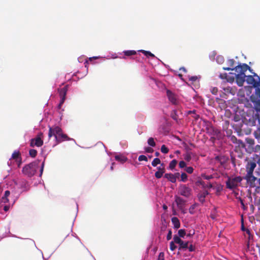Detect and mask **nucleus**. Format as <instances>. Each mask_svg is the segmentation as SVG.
<instances>
[{
	"instance_id": "nucleus-59",
	"label": "nucleus",
	"mask_w": 260,
	"mask_h": 260,
	"mask_svg": "<svg viewBox=\"0 0 260 260\" xmlns=\"http://www.w3.org/2000/svg\"><path fill=\"white\" fill-rule=\"evenodd\" d=\"M195 113H196V111H195V110H193V111H189L188 112V113H190H190L195 114Z\"/></svg>"
},
{
	"instance_id": "nucleus-58",
	"label": "nucleus",
	"mask_w": 260,
	"mask_h": 260,
	"mask_svg": "<svg viewBox=\"0 0 260 260\" xmlns=\"http://www.w3.org/2000/svg\"><path fill=\"white\" fill-rule=\"evenodd\" d=\"M162 208L164 210H167L168 209V207L167 205H164L163 206H162Z\"/></svg>"
},
{
	"instance_id": "nucleus-27",
	"label": "nucleus",
	"mask_w": 260,
	"mask_h": 260,
	"mask_svg": "<svg viewBox=\"0 0 260 260\" xmlns=\"http://www.w3.org/2000/svg\"><path fill=\"white\" fill-rule=\"evenodd\" d=\"M29 154L31 157H35L37 154V151L33 149H30L29 151Z\"/></svg>"
},
{
	"instance_id": "nucleus-26",
	"label": "nucleus",
	"mask_w": 260,
	"mask_h": 260,
	"mask_svg": "<svg viewBox=\"0 0 260 260\" xmlns=\"http://www.w3.org/2000/svg\"><path fill=\"white\" fill-rule=\"evenodd\" d=\"M139 51L142 52L146 56H149L153 57H155V55L153 54H152V53H151L150 51H145V50H141Z\"/></svg>"
},
{
	"instance_id": "nucleus-33",
	"label": "nucleus",
	"mask_w": 260,
	"mask_h": 260,
	"mask_svg": "<svg viewBox=\"0 0 260 260\" xmlns=\"http://www.w3.org/2000/svg\"><path fill=\"white\" fill-rule=\"evenodd\" d=\"M210 91L213 94L216 95L218 92V88L216 87H211L210 89Z\"/></svg>"
},
{
	"instance_id": "nucleus-13",
	"label": "nucleus",
	"mask_w": 260,
	"mask_h": 260,
	"mask_svg": "<svg viewBox=\"0 0 260 260\" xmlns=\"http://www.w3.org/2000/svg\"><path fill=\"white\" fill-rule=\"evenodd\" d=\"M175 203L177 204V207L179 209H183V207H185L186 201L180 197L175 196Z\"/></svg>"
},
{
	"instance_id": "nucleus-49",
	"label": "nucleus",
	"mask_w": 260,
	"mask_h": 260,
	"mask_svg": "<svg viewBox=\"0 0 260 260\" xmlns=\"http://www.w3.org/2000/svg\"><path fill=\"white\" fill-rule=\"evenodd\" d=\"M10 194V191L9 190H6L5 192L4 197L8 198Z\"/></svg>"
},
{
	"instance_id": "nucleus-23",
	"label": "nucleus",
	"mask_w": 260,
	"mask_h": 260,
	"mask_svg": "<svg viewBox=\"0 0 260 260\" xmlns=\"http://www.w3.org/2000/svg\"><path fill=\"white\" fill-rule=\"evenodd\" d=\"M171 117L174 120L177 121L178 119V115L177 113V111L176 110H174L171 112Z\"/></svg>"
},
{
	"instance_id": "nucleus-16",
	"label": "nucleus",
	"mask_w": 260,
	"mask_h": 260,
	"mask_svg": "<svg viewBox=\"0 0 260 260\" xmlns=\"http://www.w3.org/2000/svg\"><path fill=\"white\" fill-rule=\"evenodd\" d=\"M208 194L209 192L206 190L199 193L198 194V198L199 201L202 204L204 203L205 202V199Z\"/></svg>"
},
{
	"instance_id": "nucleus-14",
	"label": "nucleus",
	"mask_w": 260,
	"mask_h": 260,
	"mask_svg": "<svg viewBox=\"0 0 260 260\" xmlns=\"http://www.w3.org/2000/svg\"><path fill=\"white\" fill-rule=\"evenodd\" d=\"M11 158L15 160L18 164V167H19L22 162V158L19 151H15L12 155Z\"/></svg>"
},
{
	"instance_id": "nucleus-8",
	"label": "nucleus",
	"mask_w": 260,
	"mask_h": 260,
	"mask_svg": "<svg viewBox=\"0 0 260 260\" xmlns=\"http://www.w3.org/2000/svg\"><path fill=\"white\" fill-rule=\"evenodd\" d=\"M173 240L174 242L176 244H178L179 245V250H185L188 248V242H184L182 241L178 235H174L173 237Z\"/></svg>"
},
{
	"instance_id": "nucleus-46",
	"label": "nucleus",
	"mask_w": 260,
	"mask_h": 260,
	"mask_svg": "<svg viewBox=\"0 0 260 260\" xmlns=\"http://www.w3.org/2000/svg\"><path fill=\"white\" fill-rule=\"evenodd\" d=\"M145 151L148 153H152L153 151V149L150 147H147L145 148Z\"/></svg>"
},
{
	"instance_id": "nucleus-32",
	"label": "nucleus",
	"mask_w": 260,
	"mask_h": 260,
	"mask_svg": "<svg viewBox=\"0 0 260 260\" xmlns=\"http://www.w3.org/2000/svg\"><path fill=\"white\" fill-rule=\"evenodd\" d=\"M175 242H174V240L173 241L170 242V248L171 251L175 250L177 248L176 246L175 245Z\"/></svg>"
},
{
	"instance_id": "nucleus-22",
	"label": "nucleus",
	"mask_w": 260,
	"mask_h": 260,
	"mask_svg": "<svg viewBox=\"0 0 260 260\" xmlns=\"http://www.w3.org/2000/svg\"><path fill=\"white\" fill-rule=\"evenodd\" d=\"M123 53L125 56H129L136 54L137 52L135 50H126L123 51Z\"/></svg>"
},
{
	"instance_id": "nucleus-40",
	"label": "nucleus",
	"mask_w": 260,
	"mask_h": 260,
	"mask_svg": "<svg viewBox=\"0 0 260 260\" xmlns=\"http://www.w3.org/2000/svg\"><path fill=\"white\" fill-rule=\"evenodd\" d=\"M246 142L250 145H252L254 143V141L252 139L248 138L246 139Z\"/></svg>"
},
{
	"instance_id": "nucleus-63",
	"label": "nucleus",
	"mask_w": 260,
	"mask_h": 260,
	"mask_svg": "<svg viewBox=\"0 0 260 260\" xmlns=\"http://www.w3.org/2000/svg\"><path fill=\"white\" fill-rule=\"evenodd\" d=\"M194 234V232H193V233H192V234L189 233V234L187 235V236H191V235H193Z\"/></svg>"
},
{
	"instance_id": "nucleus-18",
	"label": "nucleus",
	"mask_w": 260,
	"mask_h": 260,
	"mask_svg": "<svg viewBox=\"0 0 260 260\" xmlns=\"http://www.w3.org/2000/svg\"><path fill=\"white\" fill-rule=\"evenodd\" d=\"M164 177L172 183L176 182L175 177L174 176L173 174H171V173L165 174Z\"/></svg>"
},
{
	"instance_id": "nucleus-42",
	"label": "nucleus",
	"mask_w": 260,
	"mask_h": 260,
	"mask_svg": "<svg viewBox=\"0 0 260 260\" xmlns=\"http://www.w3.org/2000/svg\"><path fill=\"white\" fill-rule=\"evenodd\" d=\"M184 159L188 161H190V160L191 159L190 154L189 153L186 154L184 156Z\"/></svg>"
},
{
	"instance_id": "nucleus-29",
	"label": "nucleus",
	"mask_w": 260,
	"mask_h": 260,
	"mask_svg": "<svg viewBox=\"0 0 260 260\" xmlns=\"http://www.w3.org/2000/svg\"><path fill=\"white\" fill-rule=\"evenodd\" d=\"M178 236H179V237L183 238L186 234L185 230L184 229H180L178 231Z\"/></svg>"
},
{
	"instance_id": "nucleus-5",
	"label": "nucleus",
	"mask_w": 260,
	"mask_h": 260,
	"mask_svg": "<svg viewBox=\"0 0 260 260\" xmlns=\"http://www.w3.org/2000/svg\"><path fill=\"white\" fill-rule=\"evenodd\" d=\"M243 179V177L241 176H237L233 178H229L228 180L226 181V188L233 190L236 188L238 184Z\"/></svg>"
},
{
	"instance_id": "nucleus-39",
	"label": "nucleus",
	"mask_w": 260,
	"mask_h": 260,
	"mask_svg": "<svg viewBox=\"0 0 260 260\" xmlns=\"http://www.w3.org/2000/svg\"><path fill=\"white\" fill-rule=\"evenodd\" d=\"M185 170L188 173L191 174L193 171V169L191 167H188L186 168Z\"/></svg>"
},
{
	"instance_id": "nucleus-25",
	"label": "nucleus",
	"mask_w": 260,
	"mask_h": 260,
	"mask_svg": "<svg viewBox=\"0 0 260 260\" xmlns=\"http://www.w3.org/2000/svg\"><path fill=\"white\" fill-rule=\"evenodd\" d=\"M161 161L159 158H155L152 161L151 165L153 167H156L157 165L160 164Z\"/></svg>"
},
{
	"instance_id": "nucleus-55",
	"label": "nucleus",
	"mask_w": 260,
	"mask_h": 260,
	"mask_svg": "<svg viewBox=\"0 0 260 260\" xmlns=\"http://www.w3.org/2000/svg\"><path fill=\"white\" fill-rule=\"evenodd\" d=\"M193 117L196 119L197 120L199 118V115L197 114L196 113L194 114V115L193 116Z\"/></svg>"
},
{
	"instance_id": "nucleus-47",
	"label": "nucleus",
	"mask_w": 260,
	"mask_h": 260,
	"mask_svg": "<svg viewBox=\"0 0 260 260\" xmlns=\"http://www.w3.org/2000/svg\"><path fill=\"white\" fill-rule=\"evenodd\" d=\"M44 162H42V165H41V169H40V176H41L43 173V169H44Z\"/></svg>"
},
{
	"instance_id": "nucleus-30",
	"label": "nucleus",
	"mask_w": 260,
	"mask_h": 260,
	"mask_svg": "<svg viewBox=\"0 0 260 260\" xmlns=\"http://www.w3.org/2000/svg\"><path fill=\"white\" fill-rule=\"evenodd\" d=\"M161 152L163 153L166 154L169 152V149L165 145H162L160 148Z\"/></svg>"
},
{
	"instance_id": "nucleus-52",
	"label": "nucleus",
	"mask_w": 260,
	"mask_h": 260,
	"mask_svg": "<svg viewBox=\"0 0 260 260\" xmlns=\"http://www.w3.org/2000/svg\"><path fill=\"white\" fill-rule=\"evenodd\" d=\"M223 69L224 70H226V71H231H231H233V70H235L234 68H229V67H228V68H223Z\"/></svg>"
},
{
	"instance_id": "nucleus-2",
	"label": "nucleus",
	"mask_w": 260,
	"mask_h": 260,
	"mask_svg": "<svg viewBox=\"0 0 260 260\" xmlns=\"http://www.w3.org/2000/svg\"><path fill=\"white\" fill-rule=\"evenodd\" d=\"M52 136H54L56 144H59L63 141L72 140L67 135L63 134L62 129L58 126H49L48 137L50 138Z\"/></svg>"
},
{
	"instance_id": "nucleus-35",
	"label": "nucleus",
	"mask_w": 260,
	"mask_h": 260,
	"mask_svg": "<svg viewBox=\"0 0 260 260\" xmlns=\"http://www.w3.org/2000/svg\"><path fill=\"white\" fill-rule=\"evenodd\" d=\"M138 160H139V161L144 160V161H148V158H147V157L145 155H140L139 156Z\"/></svg>"
},
{
	"instance_id": "nucleus-38",
	"label": "nucleus",
	"mask_w": 260,
	"mask_h": 260,
	"mask_svg": "<svg viewBox=\"0 0 260 260\" xmlns=\"http://www.w3.org/2000/svg\"><path fill=\"white\" fill-rule=\"evenodd\" d=\"M188 78H189V80L192 82H194L195 81H196L198 79V77L196 76H188Z\"/></svg>"
},
{
	"instance_id": "nucleus-43",
	"label": "nucleus",
	"mask_w": 260,
	"mask_h": 260,
	"mask_svg": "<svg viewBox=\"0 0 260 260\" xmlns=\"http://www.w3.org/2000/svg\"><path fill=\"white\" fill-rule=\"evenodd\" d=\"M194 208H195V205H191V206L190 207V208H189V213H190L191 214H193V210H194Z\"/></svg>"
},
{
	"instance_id": "nucleus-53",
	"label": "nucleus",
	"mask_w": 260,
	"mask_h": 260,
	"mask_svg": "<svg viewBox=\"0 0 260 260\" xmlns=\"http://www.w3.org/2000/svg\"><path fill=\"white\" fill-rule=\"evenodd\" d=\"M9 208H10V206H8V205H6L4 207V210L5 211H8L9 209Z\"/></svg>"
},
{
	"instance_id": "nucleus-7",
	"label": "nucleus",
	"mask_w": 260,
	"mask_h": 260,
	"mask_svg": "<svg viewBox=\"0 0 260 260\" xmlns=\"http://www.w3.org/2000/svg\"><path fill=\"white\" fill-rule=\"evenodd\" d=\"M68 90V86H65L64 87L58 89V91L59 94V96L60 98V101L59 105H58V108L59 109H60L62 105L64 103L66 94Z\"/></svg>"
},
{
	"instance_id": "nucleus-19",
	"label": "nucleus",
	"mask_w": 260,
	"mask_h": 260,
	"mask_svg": "<svg viewBox=\"0 0 260 260\" xmlns=\"http://www.w3.org/2000/svg\"><path fill=\"white\" fill-rule=\"evenodd\" d=\"M254 109L257 112V114L255 115L257 117L258 122L260 123V103L258 102L257 105H254Z\"/></svg>"
},
{
	"instance_id": "nucleus-44",
	"label": "nucleus",
	"mask_w": 260,
	"mask_h": 260,
	"mask_svg": "<svg viewBox=\"0 0 260 260\" xmlns=\"http://www.w3.org/2000/svg\"><path fill=\"white\" fill-rule=\"evenodd\" d=\"M2 202L4 203H8L9 202V200L7 197H3L2 198Z\"/></svg>"
},
{
	"instance_id": "nucleus-24",
	"label": "nucleus",
	"mask_w": 260,
	"mask_h": 260,
	"mask_svg": "<svg viewBox=\"0 0 260 260\" xmlns=\"http://www.w3.org/2000/svg\"><path fill=\"white\" fill-rule=\"evenodd\" d=\"M177 164V161L176 159L172 160L169 164V168L171 170H173L175 168Z\"/></svg>"
},
{
	"instance_id": "nucleus-41",
	"label": "nucleus",
	"mask_w": 260,
	"mask_h": 260,
	"mask_svg": "<svg viewBox=\"0 0 260 260\" xmlns=\"http://www.w3.org/2000/svg\"><path fill=\"white\" fill-rule=\"evenodd\" d=\"M179 166L180 168H183L186 166V163L183 160L180 161L179 163Z\"/></svg>"
},
{
	"instance_id": "nucleus-9",
	"label": "nucleus",
	"mask_w": 260,
	"mask_h": 260,
	"mask_svg": "<svg viewBox=\"0 0 260 260\" xmlns=\"http://www.w3.org/2000/svg\"><path fill=\"white\" fill-rule=\"evenodd\" d=\"M234 70L237 73V74H245V72L247 70H249L250 72H252L251 69L246 63L243 64H240L234 68Z\"/></svg>"
},
{
	"instance_id": "nucleus-20",
	"label": "nucleus",
	"mask_w": 260,
	"mask_h": 260,
	"mask_svg": "<svg viewBox=\"0 0 260 260\" xmlns=\"http://www.w3.org/2000/svg\"><path fill=\"white\" fill-rule=\"evenodd\" d=\"M116 160L123 163L127 160V158L122 155H116L115 156Z\"/></svg>"
},
{
	"instance_id": "nucleus-15",
	"label": "nucleus",
	"mask_w": 260,
	"mask_h": 260,
	"mask_svg": "<svg viewBox=\"0 0 260 260\" xmlns=\"http://www.w3.org/2000/svg\"><path fill=\"white\" fill-rule=\"evenodd\" d=\"M255 95L257 96L256 98L255 99V98H252L251 96V101L252 102L254 103V105H257L258 102H259L260 103V88L257 87L255 89Z\"/></svg>"
},
{
	"instance_id": "nucleus-36",
	"label": "nucleus",
	"mask_w": 260,
	"mask_h": 260,
	"mask_svg": "<svg viewBox=\"0 0 260 260\" xmlns=\"http://www.w3.org/2000/svg\"><path fill=\"white\" fill-rule=\"evenodd\" d=\"M202 176L203 179L207 180H209L213 178V176L211 175H206L204 174V175H203Z\"/></svg>"
},
{
	"instance_id": "nucleus-1",
	"label": "nucleus",
	"mask_w": 260,
	"mask_h": 260,
	"mask_svg": "<svg viewBox=\"0 0 260 260\" xmlns=\"http://www.w3.org/2000/svg\"><path fill=\"white\" fill-rule=\"evenodd\" d=\"M246 160L247 162L245 168L247 174L243 177V179L246 180L247 182L252 186L256 180V178L253 176V171L256 167L257 164L260 160V157L258 155L255 154L253 157L246 159Z\"/></svg>"
},
{
	"instance_id": "nucleus-6",
	"label": "nucleus",
	"mask_w": 260,
	"mask_h": 260,
	"mask_svg": "<svg viewBox=\"0 0 260 260\" xmlns=\"http://www.w3.org/2000/svg\"><path fill=\"white\" fill-rule=\"evenodd\" d=\"M43 134L42 133H39L36 138L30 140V146L32 147L35 146L41 147L43 145V140L42 138Z\"/></svg>"
},
{
	"instance_id": "nucleus-62",
	"label": "nucleus",
	"mask_w": 260,
	"mask_h": 260,
	"mask_svg": "<svg viewBox=\"0 0 260 260\" xmlns=\"http://www.w3.org/2000/svg\"><path fill=\"white\" fill-rule=\"evenodd\" d=\"M92 58L96 59V58H98V57H92V58L90 57V58H89V60H91L92 59Z\"/></svg>"
},
{
	"instance_id": "nucleus-45",
	"label": "nucleus",
	"mask_w": 260,
	"mask_h": 260,
	"mask_svg": "<svg viewBox=\"0 0 260 260\" xmlns=\"http://www.w3.org/2000/svg\"><path fill=\"white\" fill-rule=\"evenodd\" d=\"M187 248H188L189 251H193L195 250L194 247L192 244H190L189 246H188Z\"/></svg>"
},
{
	"instance_id": "nucleus-31",
	"label": "nucleus",
	"mask_w": 260,
	"mask_h": 260,
	"mask_svg": "<svg viewBox=\"0 0 260 260\" xmlns=\"http://www.w3.org/2000/svg\"><path fill=\"white\" fill-rule=\"evenodd\" d=\"M187 179V175L185 173H182L181 174V181L185 182Z\"/></svg>"
},
{
	"instance_id": "nucleus-37",
	"label": "nucleus",
	"mask_w": 260,
	"mask_h": 260,
	"mask_svg": "<svg viewBox=\"0 0 260 260\" xmlns=\"http://www.w3.org/2000/svg\"><path fill=\"white\" fill-rule=\"evenodd\" d=\"M172 231L171 229H170L168 231V233L167 236V240H170L172 239Z\"/></svg>"
},
{
	"instance_id": "nucleus-4",
	"label": "nucleus",
	"mask_w": 260,
	"mask_h": 260,
	"mask_svg": "<svg viewBox=\"0 0 260 260\" xmlns=\"http://www.w3.org/2000/svg\"><path fill=\"white\" fill-rule=\"evenodd\" d=\"M178 193L187 199L191 198L193 194L192 189L186 184H181L179 186Z\"/></svg>"
},
{
	"instance_id": "nucleus-10",
	"label": "nucleus",
	"mask_w": 260,
	"mask_h": 260,
	"mask_svg": "<svg viewBox=\"0 0 260 260\" xmlns=\"http://www.w3.org/2000/svg\"><path fill=\"white\" fill-rule=\"evenodd\" d=\"M253 75L246 76L245 81L247 84L252 85L253 87L257 88L258 87L259 82L257 81V79H255L254 78V77H255L254 76V73H253Z\"/></svg>"
},
{
	"instance_id": "nucleus-54",
	"label": "nucleus",
	"mask_w": 260,
	"mask_h": 260,
	"mask_svg": "<svg viewBox=\"0 0 260 260\" xmlns=\"http://www.w3.org/2000/svg\"><path fill=\"white\" fill-rule=\"evenodd\" d=\"M212 186H212V184H211L210 182H209V183H207V185H206V187H208V188H212Z\"/></svg>"
},
{
	"instance_id": "nucleus-56",
	"label": "nucleus",
	"mask_w": 260,
	"mask_h": 260,
	"mask_svg": "<svg viewBox=\"0 0 260 260\" xmlns=\"http://www.w3.org/2000/svg\"><path fill=\"white\" fill-rule=\"evenodd\" d=\"M179 70L180 71H182L183 72H185V73H186L187 72V70L186 69L184 68V67H181L180 69H179Z\"/></svg>"
},
{
	"instance_id": "nucleus-61",
	"label": "nucleus",
	"mask_w": 260,
	"mask_h": 260,
	"mask_svg": "<svg viewBox=\"0 0 260 260\" xmlns=\"http://www.w3.org/2000/svg\"><path fill=\"white\" fill-rule=\"evenodd\" d=\"M178 76L182 79V75L181 74H179Z\"/></svg>"
},
{
	"instance_id": "nucleus-64",
	"label": "nucleus",
	"mask_w": 260,
	"mask_h": 260,
	"mask_svg": "<svg viewBox=\"0 0 260 260\" xmlns=\"http://www.w3.org/2000/svg\"><path fill=\"white\" fill-rule=\"evenodd\" d=\"M241 204H242L243 206H244V203H243V201H242V200H241Z\"/></svg>"
},
{
	"instance_id": "nucleus-21",
	"label": "nucleus",
	"mask_w": 260,
	"mask_h": 260,
	"mask_svg": "<svg viewBox=\"0 0 260 260\" xmlns=\"http://www.w3.org/2000/svg\"><path fill=\"white\" fill-rule=\"evenodd\" d=\"M227 77H228V75H227L226 73L220 74V75H219L220 78H221V79H226V80L228 82H233L234 80V77H232V78H230L229 79H228Z\"/></svg>"
},
{
	"instance_id": "nucleus-57",
	"label": "nucleus",
	"mask_w": 260,
	"mask_h": 260,
	"mask_svg": "<svg viewBox=\"0 0 260 260\" xmlns=\"http://www.w3.org/2000/svg\"><path fill=\"white\" fill-rule=\"evenodd\" d=\"M180 210L181 211V212H182L183 213H184V214H185V213H186V210H185V209H184V207H183V209H180Z\"/></svg>"
},
{
	"instance_id": "nucleus-12",
	"label": "nucleus",
	"mask_w": 260,
	"mask_h": 260,
	"mask_svg": "<svg viewBox=\"0 0 260 260\" xmlns=\"http://www.w3.org/2000/svg\"><path fill=\"white\" fill-rule=\"evenodd\" d=\"M234 78H236V82L238 86H242L246 80V75L240 74H235Z\"/></svg>"
},
{
	"instance_id": "nucleus-34",
	"label": "nucleus",
	"mask_w": 260,
	"mask_h": 260,
	"mask_svg": "<svg viewBox=\"0 0 260 260\" xmlns=\"http://www.w3.org/2000/svg\"><path fill=\"white\" fill-rule=\"evenodd\" d=\"M164 173L161 172L160 171H156L155 173V177L157 179L160 178L162 176Z\"/></svg>"
},
{
	"instance_id": "nucleus-60",
	"label": "nucleus",
	"mask_w": 260,
	"mask_h": 260,
	"mask_svg": "<svg viewBox=\"0 0 260 260\" xmlns=\"http://www.w3.org/2000/svg\"><path fill=\"white\" fill-rule=\"evenodd\" d=\"M155 155L156 156H158L159 155V153L158 152H157V151L155 152Z\"/></svg>"
},
{
	"instance_id": "nucleus-17",
	"label": "nucleus",
	"mask_w": 260,
	"mask_h": 260,
	"mask_svg": "<svg viewBox=\"0 0 260 260\" xmlns=\"http://www.w3.org/2000/svg\"><path fill=\"white\" fill-rule=\"evenodd\" d=\"M172 222L174 225V228L178 229L180 226V223L178 218L176 217H173L172 218Z\"/></svg>"
},
{
	"instance_id": "nucleus-3",
	"label": "nucleus",
	"mask_w": 260,
	"mask_h": 260,
	"mask_svg": "<svg viewBox=\"0 0 260 260\" xmlns=\"http://www.w3.org/2000/svg\"><path fill=\"white\" fill-rule=\"evenodd\" d=\"M39 161H34L25 165L22 169L23 173L29 177L33 176L38 169Z\"/></svg>"
},
{
	"instance_id": "nucleus-11",
	"label": "nucleus",
	"mask_w": 260,
	"mask_h": 260,
	"mask_svg": "<svg viewBox=\"0 0 260 260\" xmlns=\"http://www.w3.org/2000/svg\"><path fill=\"white\" fill-rule=\"evenodd\" d=\"M166 92L167 97L169 101L173 105H178L179 103V101L178 99L177 98L176 95L169 89L167 90Z\"/></svg>"
},
{
	"instance_id": "nucleus-51",
	"label": "nucleus",
	"mask_w": 260,
	"mask_h": 260,
	"mask_svg": "<svg viewBox=\"0 0 260 260\" xmlns=\"http://www.w3.org/2000/svg\"><path fill=\"white\" fill-rule=\"evenodd\" d=\"M174 176L175 177L176 180L177 178H178L180 176V173H176L174 174H173Z\"/></svg>"
},
{
	"instance_id": "nucleus-48",
	"label": "nucleus",
	"mask_w": 260,
	"mask_h": 260,
	"mask_svg": "<svg viewBox=\"0 0 260 260\" xmlns=\"http://www.w3.org/2000/svg\"><path fill=\"white\" fill-rule=\"evenodd\" d=\"M157 170H158L157 171H160L161 172H163V173H165V171L164 167L161 168L160 167H159L157 168Z\"/></svg>"
},
{
	"instance_id": "nucleus-50",
	"label": "nucleus",
	"mask_w": 260,
	"mask_h": 260,
	"mask_svg": "<svg viewBox=\"0 0 260 260\" xmlns=\"http://www.w3.org/2000/svg\"><path fill=\"white\" fill-rule=\"evenodd\" d=\"M229 62H230V64L231 65V67H233L234 66V62H235V61L234 59H230L229 60Z\"/></svg>"
},
{
	"instance_id": "nucleus-28",
	"label": "nucleus",
	"mask_w": 260,
	"mask_h": 260,
	"mask_svg": "<svg viewBox=\"0 0 260 260\" xmlns=\"http://www.w3.org/2000/svg\"><path fill=\"white\" fill-rule=\"evenodd\" d=\"M148 144L154 147L155 146V142H154V139L153 138H149L148 140Z\"/></svg>"
}]
</instances>
